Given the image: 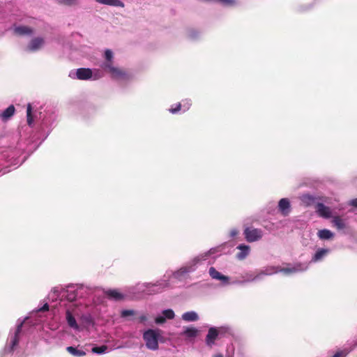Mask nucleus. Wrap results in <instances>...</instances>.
Listing matches in <instances>:
<instances>
[{
	"label": "nucleus",
	"instance_id": "nucleus-1",
	"mask_svg": "<svg viewBox=\"0 0 357 357\" xmlns=\"http://www.w3.org/2000/svg\"><path fill=\"white\" fill-rule=\"evenodd\" d=\"M143 338L146 342V346L148 349L151 350L158 349V337L153 330L149 329L146 331L143 335Z\"/></svg>",
	"mask_w": 357,
	"mask_h": 357
},
{
	"label": "nucleus",
	"instance_id": "nucleus-2",
	"mask_svg": "<svg viewBox=\"0 0 357 357\" xmlns=\"http://www.w3.org/2000/svg\"><path fill=\"white\" fill-rule=\"evenodd\" d=\"M243 234L246 241L252 243L260 240L263 236V231L260 229L250 227L244 229Z\"/></svg>",
	"mask_w": 357,
	"mask_h": 357
},
{
	"label": "nucleus",
	"instance_id": "nucleus-3",
	"mask_svg": "<svg viewBox=\"0 0 357 357\" xmlns=\"http://www.w3.org/2000/svg\"><path fill=\"white\" fill-rule=\"evenodd\" d=\"M315 208L316 212L320 217L324 218H330L332 217V212L330 207L325 206L324 204H317Z\"/></svg>",
	"mask_w": 357,
	"mask_h": 357
},
{
	"label": "nucleus",
	"instance_id": "nucleus-4",
	"mask_svg": "<svg viewBox=\"0 0 357 357\" xmlns=\"http://www.w3.org/2000/svg\"><path fill=\"white\" fill-rule=\"evenodd\" d=\"M76 77L79 80H87L93 77V71L90 68H80L77 70Z\"/></svg>",
	"mask_w": 357,
	"mask_h": 357
},
{
	"label": "nucleus",
	"instance_id": "nucleus-5",
	"mask_svg": "<svg viewBox=\"0 0 357 357\" xmlns=\"http://www.w3.org/2000/svg\"><path fill=\"white\" fill-rule=\"evenodd\" d=\"M109 73L112 79H126L128 78V75L126 71L114 66L111 69V71L109 72Z\"/></svg>",
	"mask_w": 357,
	"mask_h": 357
},
{
	"label": "nucleus",
	"instance_id": "nucleus-6",
	"mask_svg": "<svg viewBox=\"0 0 357 357\" xmlns=\"http://www.w3.org/2000/svg\"><path fill=\"white\" fill-rule=\"evenodd\" d=\"M44 39L40 37L33 38L29 45L27 46V49L29 51L35 52L38 50L42 47L44 45Z\"/></svg>",
	"mask_w": 357,
	"mask_h": 357
},
{
	"label": "nucleus",
	"instance_id": "nucleus-7",
	"mask_svg": "<svg viewBox=\"0 0 357 357\" xmlns=\"http://www.w3.org/2000/svg\"><path fill=\"white\" fill-rule=\"evenodd\" d=\"M218 335L219 332L215 328H210L206 337V344L208 346L211 347L213 344H214L215 340L217 339Z\"/></svg>",
	"mask_w": 357,
	"mask_h": 357
},
{
	"label": "nucleus",
	"instance_id": "nucleus-8",
	"mask_svg": "<svg viewBox=\"0 0 357 357\" xmlns=\"http://www.w3.org/2000/svg\"><path fill=\"white\" fill-rule=\"evenodd\" d=\"M106 297L109 300L116 301L124 299V295L116 289H108L104 291Z\"/></svg>",
	"mask_w": 357,
	"mask_h": 357
},
{
	"label": "nucleus",
	"instance_id": "nucleus-9",
	"mask_svg": "<svg viewBox=\"0 0 357 357\" xmlns=\"http://www.w3.org/2000/svg\"><path fill=\"white\" fill-rule=\"evenodd\" d=\"M209 275L213 279L221 280L224 283L229 282V278L221 274L214 267H211L209 268Z\"/></svg>",
	"mask_w": 357,
	"mask_h": 357
},
{
	"label": "nucleus",
	"instance_id": "nucleus-10",
	"mask_svg": "<svg viewBox=\"0 0 357 357\" xmlns=\"http://www.w3.org/2000/svg\"><path fill=\"white\" fill-rule=\"evenodd\" d=\"M15 108L11 105L0 114V118L4 122L8 121L15 114Z\"/></svg>",
	"mask_w": 357,
	"mask_h": 357
},
{
	"label": "nucleus",
	"instance_id": "nucleus-11",
	"mask_svg": "<svg viewBox=\"0 0 357 357\" xmlns=\"http://www.w3.org/2000/svg\"><path fill=\"white\" fill-rule=\"evenodd\" d=\"M278 207L282 213L286 215L289 212L290 202L287 199L282 198L279 202Z\"/></svg>",
	"mask_w": 357,
	"mask_h": 357
},
{
	"label": "nucleus",
	"instance_id": "nucleus-12",
	"mask_svg": "<svg viewBox=\"0 0 357 357\" xmlns=\"http://www.w3.org/2000/svg\"><path fill=\"white\" fill-rule=\"evenodd\" d=\"M329 252H330L329 249H326V248H320V249H319L315 252L314 256L312 257V262H317L319 261L322 260L323 258L324 257H326L329 253Z\"/></svg>",
	"mask_w": 357,
	"mask_h": 357
},
{
	"label": "nucleus",
	"instance_id": "nucleus-13",
	"mask_svg": "<svg viewBox=\"0 0 357 357\" xmlns=\"http://www.w3.org/2000/svg\"><path fill=\"white\" fill-rule=\"evenodd\" d=\"M237 248L241 250V252L237 254L238 259H244L250 252V246L245 244L239 245Z\"/></svg>",
	"mask_w": 357,
	"mask_h": 357
},
{
	"label": "nucleus",
	"instance_id": "nucleus-14",
	"mask_svg": "<svg viewBox=\"0 0 357 357\" xmlns=\"http://www.w3.org/2000/svg\"><path fill=\"white\" fill-rule=\"evenodd\" d=\"M332 224L337 229H343L346 227L344 220L338 215L334 216L332 220Z\"/></svg>",
	"mask_w": 357,
	"mask_h": 357
},
{
	"label": "nucleus",
	"instance_id": "nucleus-15",
	"mask_svg": "<svg viewBox=\"0 0 357 357\" xmlns=\"http://www.w3.org/2000/svg\"><path fill=\"white\" fill-rule=\"evenodd\" d=\"M14 31L20 36L30 35L33 33V29L27 26H20L15 27Z\"/></svg>",
	"mask_w": 357,
	"mask_h": 357
},
{
	"label": "nucleus",
	"instance_id": "nucleus-16",
	"mask_svg": "<svg viewBox=\"0 0 357 357\" xmlns=\"http://www.w3.org/2000/svg\"><path fill=\"white\" fill-rule=\"evenodd\" d=\"M97 2L101 4L115 6V7H124V3L120 0H96Z\"/></svg>",
	"mask_w": 357,
	"mask_h": 357
},
{
	"label": "nucleus",
	"instance_id": "nucleus-17",
	"mask_svg": "<svg viewBox=\"0 0 357 357\" xmlns=\"http://www.w3.org/2000/svg\"><path fill=\"white\" fill-rule=\"evenodd\" d=\"M317 236L321 240H328L333 238L334 234L329 229H324L318 231Z\"/></svg>",
	"mask_w": 357,
	"mask_h": 357
},
{
	"label": "nucleus",
	"instance_id": "nucleus-18",
	"mask_svg": "<svg viewBox=\"0 0 357 357\" xmlns=\"http://www.w3.org/2000/svg\"><path fill=\"white\" fill-rule=\"evenodd\" d=\"M182 319L185 321H195L198 320L199 317L195 312L190 311L183 314Z\"/></svg>",
	"mask_w": 357,
	"mask_h": 357
},
{
	"label": "nucleus",
	"instance_id": "nucleus-19",
	"mask_svg": "<svg viewBox=\"0 0 357 357\" xmlns=\"http://www.w3.org/2000/svg\"><path fill=\"white\" fill-rule=\"evenodd\" d=\"M66 351L71 355L77 357H81L86 355V352L83 350H79L76 347L69 346L66 347Z\"/></svg>",
	"mask_w": 357,
	"mask_h": 357
},
{
	"label": "nucleus",
	"instance_id": "nucleus-20",
	"mask_svg": "<svg viewBox=\"0 0 357 357\" xmlns=\"http://www.w3.org/2000/svg\"><path fill=\"white\" fill-rule=\"evenodd\" d=\"M182 335L188 338L195 337L198 335V330L193 327H188L182 333Z\"/></svg>",
	"mask_w": 357,
	"mask_h": 357
},
{
	"label": "nucleus",
	"instance_id": "nucleus-21",
	"mask_svg": "<svg viewBox=\"0 0 357 357\" xmlns=\"http://www.w3.org/2000/svg\"><path fill=\"white\" fill-rule=\"evenodd\" d=\"M66 320H67L68 324L71 328H75V329L78 328V325L77 324V321L70 311L66 312Z\"/></svg>",
	"mask_w": 357,
	"mask_h": 357
},
{
	"label": "nucleus",
	"instance_id": "nucleus-22",
	"mask_svg": "<svg viewBox=\"0 0 357 357\" xmlns=\"http://www.w3.org/2000/svg\"><path fill=\"white\" fill-rule=\"evenodd\" d=\"M169 282L167 281L162 282H158L157 284H153L151 285L152 287L156 288V289H153V291L154 293H159L162 291L165 288L169 287Z\"/></svg>",
	"mask_w": 357,
	"mask_h": 357
},
{
	"label": "nucleus",
	"instance_id": "nucleus-23",
	"mask_svg": "<svg viewBox=\"0 0 357 357\" xmlns=\"http://www.w3.org/2000/svg\"><path fill=\"white\" fill-rule=\"evenodd\" d=\"M301 199L305 206H310L314 202L315 197L310 195L305 194L301 196Z\"/></svg>",
	"mask_w": 357,
	"mask_h": 357
},
{
	"label": "nucleus",
	"instance_id": "nucleus-24",
	"mask_svg": "<svg viewBox=\"0 0 357 357\" xmlns=\"http://www.w3.org/2000/svg\"><path fill=\"white\" fill-rule=\"evenodd\" d=\"M108 347L107 345H102L100 347H94L92 348L91 351L93 353L96 354H103L107 350Z\"/></svg>",
	"mask_w": 357,
	"mask_h": 357
},
{
	"label": "nucleus",
	"instance_id": "nucleus-25",
	"mask_svg": "<svg viewBox=\"0 0 357 357\" xmlns=\"http://www.w3.org/2000/svg\"><path fill=\"white\" fill-rule=\"evenodd\" d=\"M32 107L31 104H28L26 109V117H27V123L29 126H31L33 123V117L31 114Z\"/></svg>",
	"mask_w": 357,
	"mask_h": 357
},
{
	"label": "nucleus",
	"instance_id": "nucleus-26",
	"mask_svg": "<svg viewBox=\"0 0 357 357\" xmlns=\"http://www.w3.org/2000/svg\"><path fill=\"white\" fill-rule=\"evenodd\" d=\"M20 331H21V326H19L17 327V329L15 332V336L13 337V340H12V349H13V348L17 346L19 343V337H18V334L20 333Z\"/></svg>",
	"mask_w": 357,
	"mask_h": 357
},
{
	"label": "nucleus",
	"instance_id": "nucleus-27",
	"mask_svg": "<svg viewBox=\"0 0 357 357\" xmlns=\"http://www.w3.org/2000/svg\"><path fill=\"white\" fill-rule=\"evenodd\" d=\"M102 68L107 71L110 72L111 69L113 68V61H106L101 65Z\"/></svg>",
	"mask_w": 357,
	"mask_h": 357
},
{
	"label": "nucleus",
	"instance_id": "nucleus-28",
	"mask_svg": "<svg viewBox=\"0 0 357 357\" xmlns=\"http://www.w3.org/2000/svg\"><path fill=\"white\" fill-rule=\"evenodd\" d=\"M163 316L168 319H172L174 318L175 314L171 309L165 310L162 311Z\"/></svg>",
	"mask_w": 357,
	"mask_h": 357
},
{
	"label": "nucleus",
	"instance_id": "nucleus-29",
	"mask_svg": "<svg viewBox=\"0 0 357 357\" xmlns=\"http://www.w3.org/2000/svg\"><path fill=\"white\" fill-rule=\"evenodd\" d=\"M58 3L65 6H73L76 4L77 0H56Z\"/></svg>",
	"mask_w": 357,
	"mask_h": 357
},
{
	"label": "nucleus",
	"instance_id": "nucleus-30",
	"mask_svg": "<svg viewBox=\"0 0 357 357\" xmlns=\"http://www.w3.org/2000/svg\"><path fill=\"white\" fill-rule=\"evenodd\" d=\"M135 314V311L132 310H124L121 312V315L122 317H126Z\"/></svg>",
	"mask_w": 357,
	"mask_h": 357
},
{
	"label": "nucleus",
	"instance_id": "nucleus-31",
	"mask_svg": "<svg viewBox=\"0 0 357 357\" xmlns=\"http://www.w3.org/2000/svg\"><path fill=\"white\" fill-rule=\"evenodd\" d=\"M349 354V351L342 350L336 352L332 357H346Z\"/></svg>",
	"mask_w": 357,
	"mask_h": 357
},
{
	"label": "nucleus",
	"instance_id": "nucleus-32",
	"mask_svg": "<svg viewBox=\"0 0 357 357\" xmlns=\"http://www.w3.org/2000/svg\"><path fill=\"white\" fill-rule=\"evenodd\" d=\"M105 57L106 61H112L113 53L110 50H106L105 52Z\"/></svg>",
	"mask_w": 357,
	"mask_h": 357
},
{
	"label": "nucleus",
	"instance_id": "nucleus-33",
	"mask_svg": "<svg viewBox=\"0 0 357 357\" xmlns=\"http://www.w3.org/2000/svg\"><path fill=\"white\" fill-rule=\"evenodd\" d=\"M181 109V104L178 103L176 105V106L174 108H173V107L170 108L169 109V111L172 114H175V113L179 112Z\"/></svg>",
	"mask_w": 357,
	"mask_h": 357
},
{
	"label": "nucleus",
	"instance_id": "nucleus-34",
	"mask_svg": "<svg viewBox=\"0 0 357 357\" xmlns=\"http://www.w3.org/2000/svg\"><path fill=\"white\" fill-rule=\"evenodd\" d=\"M155 321L158 324H162L166 321V318L164 316H159L155 318Z\"/></svg>",
	"mask_w": 357,
	"mask_h": 357
},
{
	"label": "nucleus",
	"instance_id": "nucleus-35",
	"mask_svg": "<svg viewBox=\"0 0 357 357\" xmlns=\"http://www.w3.org/2000/svg\"><path fill=\"white\" fill-rule=\"evenodd\" d=\"M280 271L284 273H291L296 271V269L295 268H283L280 269Z\"/></svg>",
	"mask_w": 357,
	"mask_h": 357
},
{
	"label": "nucleus",
	"instance_id": "nucleus-36",
	"mask_svg": "<svg viewBox=\"0 0 357 357\" xmlns=\"http://www.w3.org/2000/svg\"><path fill=\"white\" fill-rule=\"evenodd\" d=\"M49 310V305L45 303L40 310V312L47 311Z\"/></svg>",
	"mask_w": 357,
	"mask_h": 357
},
{
	"label": "nucleus",
	"instance_id": "nucleus-37",
	"mask_svg": "<svg viewBox=\"0 0 357 357\" xmlns=\"http://www.w3.org/2000/svg\"><path fill=\"white\" fill-rule=\"evenodd\" d=\"M349 204L357 208V199H354L351 200Z\"/></svg>",
	"mask_w": 357,
	"mask_h": 357
},
{
	"label": "nucleus",
	"instance_id": "nucleus-38",
	"mask_svg": "<svg viewBox=\"0 0 357 357\" xmlns=\"http://www.w3.org/2000/svg\"><path fill=\"white\" fill-rule=\"evenodd\" d=\"M238 231L236 229H233L230 231V236L232 237H234L238 234Z\"/></svg>",
	"mask_w": 357,
	"mask_h": 357
},
{
	"label": "nucleus",
	"instance_id": "nucleus-39",
	"mask_svg": "<svg viewBox=\"0 0 357 357\" xmlns=\"http://www.w3.org/2000/svg\"><path fill=\"white\" fill-rule=\"evenodd\" d=\"M147 319L145 315H142L139 317V321L140 322H144L146 321Z\"/></svg>",
	"mask_w": 357,
	"mask_h": 357
},
{
	"label": "nucleus",
	"instance_id": "nucleus-40",
	"mask_svg": "<svg viewBox=\"0 0 357 357\" xmlns=\"http://www.w3.org/2000/svg\"><path fill=\"white\" fill-rule=\"evenodd\" d=\"M213 357H224L222 354H216Z\"/></svg>",
	"mask_w": 357,
	"mask_h": 357
},
{
	"label": "nucleus",
	"instance_id": "nucleus-41",
	"mask_svg": "<svg viewBox=\"0 0 357 357\" xmlns=\"http://www.w3.org/2000/svg\"><path fill=\"white\" fill-rule=\"evenodd\" d=\"M99 77H100V76H97L96 75H95L94 79H98Z\"/></svg>",
	"mask_w": 357,
	"mask_h": 357
}]
</instances>
